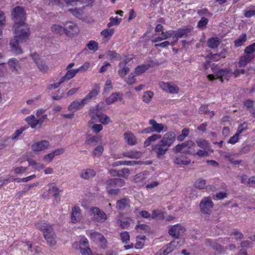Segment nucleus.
Masks as SVG:
<instances>
[{"mask_svg":"<svg viewBox=\"0 0 255 255\" xmlns=\"http://www.w3.org/2000/svg\"><path fill=\"white\" fill-rule=\"evenodd\" d=\"M12 15L14 20L13 26L14 37L10 40V45L12 51L15 54L22 53L20 44L25 42L30 35L29 28L25 24V13L24 8L19 6L15 7Z\"/></svg>","mask_w":255,"mask_h":255,"instance_id":"1","label":"nucleus"},{"mask_svg":"<svg viewBox=\"0 0 255 255\" xmlns=\"http://www.w3.org/2000/svg\"><path fill=\"white\" fill-rule=\"evenodd\" d=\"M36 227L42 231L47 244L51 247L56 244V235L51 226L44 221H39L35 224Z\"/></svg>","mask_w":255,"mask_h":255,"instance_id":"2","label":"nucleus"},{"mask_svg":"<svg viewBox=\"0 0 255 255\" xmlns=\"http://www.w3.org/2000/svg\"><path fill=\"white\" fill-rule=\"evenodd\" d=\"M214 74L208 75V78L210 81H213L215 79H219L221 82L224 80H228L230 78L233 76V72L230 68L218 69L216 67L213 68Z\"/></svg>","mask_w":255,"mask_h":255,"instance_id":"3","label":"nucleus"},{"mask_svg":"<svg viewBox=\"0 0 255 255\" xmlns=\"http://www.w3.org/2000/svg\"><path fill=\"white\" fill-rule=\"evenodd\" d=\"M214 206V203L210 197H204L199 204L200 211L202 214H205L207 217H210L211 209Z\"/></svg>","mask_w":255,"mask_h":255,"instance_id":"4","label":"nucleus"},{"mask_svg":"<svg viewBox=\"0 0 255 255\" xmlns=\"http://www.w3.org/2000/svg\"><path fill=\"white\" fill-rule=\"evenodd\" d=\"M159 86L164 92L169 94H175L179 92V87L173 82H160Z\"/></svg>","mask_w":255,"mask_h":255,"instance_id":"5","label":"nucleus"},{"mask_svg":"<svg viewBox=\"0 0 255 255\" xmlns=\"http://www.w3.org/2000/svg\"><path fill=\"white\" fill-rule=\"evenodd\" d=\"M91 212L93 221L95 222L103 223L107 220V216L105 213L98 207H92Z\"/></svg>","mask_w":255,"mask_h":255,"instance_id":"6","label":"nucleus"},{"mask_svg":"<svg viewBox=\"0 0 255 255\" xmlns=\"http://www.w3.org/2000/svg\"><path fill=\"white\" fill-rule=\"evenodd\" d=\"M79 32L78 26L74 23L69 21L64 26V33L69 37H73Z\"/></svg>","mask_w":255,"mask_h":255,"instance_id":"7","label":"nucleus"},{"mask_svg":"<svg viewBox=\"0 0 255 255\" xmlns=\"http://www.w3.org/2000/svg\"><path fill=\"white\" fill-rule=\"evenodd\" d=\"M186 231L185 228L179 224L172 226L169 229L168 233L170 236L174 238H178Z\"/></svg>","mask_w":255,"mask_h":255,"instance_id":"8","label":"nucleus"},{"mask_svg":"<svg viewBox=\"0 0 255 255\" xmlns=\"http://www.w3.org/2000/svg\"><path fill=\"white\" fill-rule=\"evenodd\" d=\"M8 67L12 73L14 74H20L21 67L18 61L15 58H11L7 61Z\"/></svg>","mask_w":255,"mask_h":255,"instance_id":"9","label":"nucleus"},{"mask_svg":"<svg viewBox=\"0 0 255 255\" xmlns=\"http://www.w3.org/2000/svg\"><path fill=\"white\" fill-rule=\"evenodd\" d=\"M176 134L173 131H169L165 133L160 143H163L164 145L169 147L175 141Z\"/></svg>","mask_w":255,"mask_h":255,"instance_id":"10","label":"nucleus"},{"mask_svg":"<svg viewBox=\"0 0 255 255\" xmlns=\"http://www.w3.org/2000/svg\"><path fill=\"white\" fill-rule=\"evenodd\" d=\"M148 123L150 126H152L154 132L161 133L167 130V127L166 125L161 123H158L154 119L149 120Z\"/></svg>","mask_w":255,"mask_h":255,"instance_id":"11","label":"nucleus"},{"mask_svg":"<svg viewBox=\"0 0 255 255\" xmlns=\"http://www.w3.org/2000/svg\"><path fill=\"white\" fill-rule=\"evenodd\" d=\"M168 147L163 143L152 145V150L155 151L158 158H161L168 149Z\"/></svg>","mask_w":255,"mask_h":255,"instance_id":"12","label":"nucleus"},{"mask_svg":"<svg viewBox=\"0 0 255 255\" xmlns=\"http://www.w3.org/2000/svg\"><path fill=\"white\" fill-rule=\"evenodd\" d=\"M44 117L42 119H38L34 115H30L27 117L25 120L31 128H35L37 126L40 127L44 121Z\"/></svg>","mask_w":255,"mask_h":255,"instance_id":"13","label":"nucleus"},{"mask_svg":"<svg viewBox=\"0 0 255 255\" xmlns=\"http://www.w3.org/2000/svg\"><path fill=\"white\" fill-rule=\"evenodd\" d=\"M49 146V142L47 140H42L36 142L31 145V149L34 152H41L47 149Z\"/></svg>","mask_w":255,"mask_h":255,"instance_id":"14","label":"nucleus"},{"mask_svg":"<svg viewBox=\"0 0 255 255\" xmlns=\"http://www.w3.org/2000/svg\"><path fill=\"white\" fill-rule=\"evenodd\" d=\"M87 104L84 98L81 100H77L72 102L68 107V111L72 112H76V111L81 109L83 107Z\"/></svg>","mask_w":255,"mask_h":255,"instance_id":"15","label":"nucleus"},{"mask_svg":"<svg viewBox=\"0 0 255 255\" xmlns=\"http://www.w3.org/2000/svg\"><path fill=\"white\" fill-rule=\"evenodd\" d=\"M100 91V87L99 84H96L94 86L92 91L84 98V100L87 104L90 103L93 99L96 98Z\"/></svg>","mask_w":255,"mask_h":255,"instance_id":"16","label":"nucleus"},{"mask_svg":"<svg viewBox=\"0 0 255 255\" xmlns=\"http://www.w3.org/2000/svg\"><path fill=\"white\" fill-rule=\"evenodd\" d=\"M238 155V153L234 154L229 152H225L222 154L225 159H227L231 164L234 165H239L242 162V160H237L235 159Z\"/></svg>","mask_w":255,"mask_h":255,"instance_id":"17","label":"nucleus"},{"mask_svg":"<svg viewBox=\"0 0 255 255\" xmlns=\"http://www.w3.org/2000/svg\"><path fill=\"white\" fill-rule=\"evenodd\" d=\"M64 152V149L60 148L45 155L43 157V160L46 162H50L55 156L61 155Z\"/></svg>","mask_w":255,"mask_h":255,"instance_id":"18","label":"nucleus"},{"mask_svg":"<svg viewBox=\"0 0 255 255\" xmlns=\"http://www.w3.org/2000/svg\"><path fill=\"white\" fill-rule=\"evenodd\" d=\"M175 33V31L170 30L166 31H162L160 36H157L152 40L153 42H157L172 37Z\"/></svg>","mask_w":255,"mask_h":255,"instance_id":"19","label":"nucleus"},{"mask_svg":"<svg viewBox=\"0 0 255 255\" xmlns=\"http://www.w3.org/2000/svg\"><path fill=\"white\" fill-rule=\"evenodd\" d=\"M82 218L81 210L79 207H74L72 208L71 213V220L73 223L80 221Z\"/></svg>","mask_w":255,"mask_h":255,"instance_id":"20","label":"nucleus"},{"mask_svg":"<svg viewBox=\"0 0 255 255\" xmlns=\"http://www.w3.org/2000/svg\"><path fill=\"white\" fill-rule=\"evenodd\" d=\"M95 175V171L90 168L84 169L82 170L80 173L81 177L84 179H89L94 177Z\"/></svg>","mask_w":255,"mask_h":255,"instance_id":"21","label":"nucleus"},{"mask_svg":"<svg viewBox=\"0 0 255 255\" xmlns=\"http://www.w3.org/2000/svg\"><path fill=\"white\" fill-rule=\"evenodd\" d=\"M130 206V201L128 198H125L119 200L117 202V208L120 210H124Z\"/></svg>","mask_w":255,"mask_h":255,"instance_id":"22","label":"nucleus"},{"mask_svg":"<svg viewBox=\"0 0 255 255\" xmlns=\"http://www.w3.org/2000/svg\"><path fill=\"white\" fill-rule=\"evenodd\" d=\"M123 155L129 158L138 159L142 156V153L139 151L129 150L124 152Z\"/></svg>","mask_w":255,"mask_h":255,"instance_id":"23","label":"nucleus"},{"mask_svg":"<svg viewBox=\"0 0 255 255\" xmlns=\"http://www.w3.org/2000/svg\"><path fill=\"white\" fill-rule=\"evenodd\" d=\"M124 138L127 143L129 145H133L137 143L135 136L130 132L125 133Z\"/></svg>","mask_w":255,"mask_h":255,"instance_id":"24","label":"nucleus"},{"mask_svg":"<svg viewBox=\"0 0 255 255\" xmlns=\"http://www.w3.org/2000/svg\"><path fill=\"white\" fill-rule=\"evenodd\" d=\"M132 222H133V220L129 217H127L122 220L118 219L117 221L118 225L122 229L128 228L130 226L131 223Z\"/></svg>","mask_w":255,"mask_h":255,"instance_id":"25","label":"nucleus"},{"mask_svg":"<svg viewBox=\"0 0 255 255\" xmlns=\"http://www.w3.org/2000/svg\"><path fill=\"white\" fill-rule=\"evenodd\" d=\"M123 180L118 178L112 179L106 182V189H109L116 186V185H123L124 183Z\"/></svg>","mask_w":255,"mask_h":255,"instance_id":"26","label":"nucleus"},{"mask_svg":"<svg viewBox=\"0 0 255 255\" xmlns=\"http://www.w3.org/2000/svg\"><path fill=\"white\" fill-rule=\"evenodd\" d=\"M255 56L251 55H246L241 56L238 62V65L240 67L246 66L248 63Z\"/></svg>","mask_w":255,"mask_h":255,"instance_id":"27","label":"nucleus"},{"mask_svg":"<svg viewBox=\"0 0 255 255\" xmlns=\"http://www.w3.org/2000/svg\"><path fill=\"white\" fill-rule=\"evenodd\" d=\"M160 138H161V135L160 134H153L146 138L144 142L143 146L144 147H147L152 142Z\"/></svg>","mask_w":255,"mask_h":255,"instance_id":"28","label":"nucleus"},{"mask_svg":"<svg viewBox=\"0 0 255 255\" xmlns=\"http://www.w3.org/2000/svg\"><path fill=\"white\" fill-rule=\"evenodd\" d=\"M78 73L77 69L67 70L65 76H63L61 79H62V82H64L65 81L69 80L75 76L76 74Z\"/></svg>","mask_w":255,"mask_h":255,"instance_id":"29","label":"nucleus"},{"mask_svg":"<svg viewBox=\"0 0 255 255\" xmlns=\"http://www.w3.org/2000/svg\"><path fill=\"white\" fill-rule=\"evenodd\" d=\"M122 100V96L119 93H115L112 94L108 98L105 100V102L108 105L111 104L118 101Z\"/></svg>","mask_w":255,"mask_h":255,"instance_id":"30","label":"nucleus"},{"mask_svg":"<svg viewBox=\"0 0 255 255\" xmlns=\"http://www.w3.org/2000/svg\"><path fill=\"white\" fill-rule=\"evenodd\" d=\"M102 140V137L97 135L88 137L86 140V143L94 146Z\"/></svg>","mask_w":255,"mask_h":255,"instance_id":"31","label":"nucleus"},{"mask_svg":"<svg viewBox=\"0 0 255 255\" xmlns=\"http://www.w3.org/2000/svg\"><path fill=\"white\" fill-rule=\"evenodd\" d=\"M146 239V238L145 236L137 237L136 238V243L134 246L135 249L136 250L142 249L145 245V241Z\"/></svg>","mask_w":255,"mask_h":255,"instance_id":"32","label":"nucleus"},{"mask_svg":"<svg viewBox=\"0 0 255 255\" xmlns=\"http://www.w3.org/2000/svg\"><path fill=\"white\" fill-rule=\"evenodd\" d=\"M88 235L90 236L94 242L97 244L101 239L104 240V236L98 232L90 231L88 233Z\"/></svg>","mask_w":255,"mask_h":255,"instance_id":"33","label":"nucleus"},{"mask_svg":"<svg viewBox=\"0 0 255 255\" xmlns=\"http://www.w3.org/2000/svg\"><path fill=\"white\" fill-rule=\"evenodd\" d=\"M220 43V40L218 37H212L207 41L208 46L210 48H217Z\"/></svg>","mask_w":255,"mask_h":255,"instance_id":"34","label":"nucleus"},{"mask_svg":"<svg viewBox=\"0 0 255 255\" xmlns=\"http://www.w3.org/2000/svg\"><path fill=\"white\" fill-rule=\"evenodd\" d=\"M51 29L54 34L62 35L64 33V27L58 24H53Z\"/></svg>","mask_w":255,"mask_h":255,"instance_id":"35","label":"nucleus"},{"mask_svg":"<svg viewBox=\"0 0 255 255\" xmlns=\"http://www.w3.org/2000/svg\"><path fill=\"white\" fill-rule=\"evenodd\" d=\"M206 186V181L203 178H198L194 183V187L200 190L204 189Z\"/></svg>","mask_w":255,"mask_h":255,"instance_id":"36","label":"nucleus"},{"mask_svg":"<svg viewBox=\"0 0 255 255\" xmlns=\"http://www.w3.org/2000/svg\"><path fill=\"white\" fill-rule=\"evenodd\" d=\"M174 242H171L169 244H168L166 246V247L162 248L158 252V255H167L168 254L171 253L173 251L172 249L170 248V246H172L173 244H174Z\"/></svg>","mask_w":255,"mask_h":255,"instance_id":"37","label":"nucleus"},{"mask_svg":"<svg viewBox=\"0 0 255 255\" xmlns=\"http://www.w3.org/2000/svg\"><path fill=\"white\" fill-rule=\"evenodd\" d=\"M58 188L55 186H52L49 189V192L52 194L55 198V201L58 203L60 200V198L59 195Z\"/></svg>","mask_w":255,"mask_h":255,"instance_id":"38","label":"nucleus"},{"mask_svg":"<svg viewBox=\"0 0 255 255\" xmlns=\"http://www.w3.org/2000/svg\"><path fill=\"white\" fill-rule=\"evenodd\" d=\"M173 150L175 152H182L183 153L188 154L194 152V151H192L191 150H186V149H184L183 143L177 144L173 147Z\"/></svg>","mask_w":255,"mask_h":255,"instance_id":"39","label":"nucleus"},{"mask_svg":"<svg viewBox=\"0 0 255 255\" xmlns=\"http://www.w3.org/2000/svg\"><path fill=\"white\" fill-rule=\"evenodd\" d=\"M174 163L178 165H188L190 163V160L185 159L183 156L181 155L177 156L174 159Z\"/></svg>","mask_w":255,"mask_h":255,"instance_id":"40","label":"nucleus"},{"mask_svg":"<svg viewBox=\"0 0 255 255\" xmlns=\"http://www.w3.org/2000/svg\"><path fill=\"white\" fill-rule=\"evenodd\" d=\"M115 31L114 28H106L102 31L101 34L104 38H109L114 34Z\"/></svg>","mask_w":255,"mask_h":255,"instance_id":"41","label":"nucleus"},{"mask_svg":"<svg viewBox=\"0 0 255 255\" xmlns=\"http://www.w3.org/2000/svg\"><path fill=\"white\" fill-rule=\"evenodd\" d=\"M153 96V93L152 91H148L143 93L142 96V101L149 103L152 100Z\"/></svg>","mask_w":255,"mask_h":255,"instance_id":"42","label":"nucleus"},{"mask_svg":"<svg viewBox=\"0 0 255 255\" xmlns=\"http://www.w3.org/2000/svg\"><path fill=\"white\" fill-rule=\"evenodd\" d=\"M197 145L202 149H209V144L208 142L203 139H198L196 141Z\"/></svg>","mask_w":255,"mask_h":255,"instance_id":"43","label":"nucleus"},{"mask_svg":"<svg viewBox=\"0 0 255 255\" xmlns=\"http://www.w3.org/2000/svg\"><path fill=\"white\" fill-rule=\"evenodd\" d=\"M122 64V63L119 64L120 69L118 70V74L121 77L123 78L128 73L129 69L127 67H123Z\"/></svg>","mask_w":255,"mask_h":255,"instance_id":"44","label":"nucleus"},{"mask_svg":"<svg viewBox=\"0 0 255 255\" xmlns=\"http://www.w3.org/2000/svg\"><path fill=\"white\" fill-rule=\"evenodd\" d=\"M149 67V66L148 65H141L138 66L135 69L134 73H135L136 75H139L147 70Z\"/></svg>","mask_w":255,"mask_h":255,"instance_id":"45","label":"nucleus"},{"mask_svg":"<svg viewBox=\"0 0 255 255\" xmlns=\"http://www.w3.org/2000/svg\"><path fill=\"white\" fill-rule=\"evenodd\" d=\"M194 153H189L190 154H192L193 155H198L200 157H203V156H207L209 155V149H199L196 151V150L194 149Z\"/></svg>","mask_w":255,"mask_h":255,"instance_id":"46","label":"nucleus"},{"mask_svg":"<svg viewBox=\"0 0 255 255\" xmlns=\"http://www.w3.org/2000/svg\"><path fill=\"white\" fill-rule=\"evenodd\" d=\"M151 218L157 220H163L164 218V213L159 210H154L152 211Z\"/></svg>","mask_w":255,"mask_h":255,"instance_id":"47","label":"nucleus"},{"mask_svg":"<svg viewBox=\"0 0 255 255\" xmlns=\"http://www.w3.org/2000/svg\"><path fill=\"white\" fill-rule=\"evenodd\" d=\"M104 150V146L102 145H99L95 148L92 152V154L94 156L99 157L103 154Z\"/></svg>","mask_w":255,"mask_h":255,"instance_id":"48","label":"nucleus"},{"mask_svg":"<svg viewBox=\"0 0 255 255\" xmlns=\"http://www.w3.org/2000/svg\"><path fill=\"white\" fill-rule=\"evenodd\" d=\"M147 173L145 172H141L137 174L134 176V180L136 182H143L147 178Z\"/></svg>","mask_w":255,"mask_h":255,"instance_id":"49","label":"nucleus"},{"mask_svg":"<svg viewBox=\"0 0 255 255\" xmlns=\"http://www.w3.org/2000/svg\"><path fill=\"white\" fill-rule=\"evenodd\" d=\"M99 122L101 123L104 125H106L110 122V120L107 115L101 114L99 115Z\"/></svg>","mask_w":255,"mask_h":255,"instance_id":"50","label":"nucleus"},{"mask_svg":"<svg viewBox=\"0 0 255 255\" xmlns=\"http://www.w3.org/2000/svg\"><path fill=\"white\" fill-rule=\"evenodd\" d=\"M247 40V35L246 34H242L238 39H237L235 42V45L236 47L241 46Z\"/></svg>","mask_w":255,"mask_h":255,"instance_id":"51","label":"nucleus"},{"mask_svg":"<svg viewBox=\"0 0 255 255\" xmlns=\"http://www.w3.org/2000/svg\"><path fill=\"white\" fill-rule=\"evenodd\" d=\"M230 235L234 236L235 239L237 240H241L244 238V235L238 230H234L231 233Z\"/></svg>","mask_w":255,"mask_h":255,"instance_id":"52","label":"nucleus"},{"mask_svg":"<svg viewBox=\"0 0 255 255\" xmlns=\"http://www.w3.org/2000/svg\"><path fill=\"white\" fill-rule=\"evenodd\" d=\"M98 43L95 40H90L87 44L88 48L90 50L94 51H96L99 48Z\"/></svg>","mask_w":255,"mask_h":255,"instance_id":"53","label":"nucleus"},{"mask_svg":"<svg viewBox=\"0 0 255 255\" xmlns=\"http://www.w3.org/2000/svg\"><path fill=\"white\" fill-rule=\"evenodd\" d=\"M110 22L107 24V26L108 27H111L113 25H118L121 22V19L118 18V17H111L110 18Z\"/></svg>","mask_w":255,"mask_h":255,"instance_id":"54","label":"nucleus"},{"mask_svg":"<svg viewBox=\"0 0 255 255\" xmlns=\"http://www.w3.org/2000/svg\"><path fill=\"white\" fill-rule=\"evenodd\" d=\"M36 64L39 69L43 73L46 72L49 69L48 67L41 61H36Z\"/></svg>","mask_w":255,"mask_h":255,"instance_id":"55","label":"nucleus"},{"mask_svg":"<svg viewBox=\"0 0 255 255\" xmlns=\"http://www.w3.org/2000/svg\"><path fill=\"white\" fill-rule=\"evenodd\" d=\"M88 126L92 129L93 132L96 133L101 131L103 128V127L101 124H93L88 125Z\"/></svg>","mask_w":255,"mask_h":255,"instance_id":"56","label":"nucleus"},{"mask_svg":"<svg viewBox=\"0 0 255 255\" xmlns=\"http://www.w3.org/2000/svg\"><path fill=\"white\" fill-rule=\"evenodd\" d=\"M183 143L184 149L186 150H194L193 147H195V144L192 140H187Z\"/></svg>","mask_w":255,"mask_h":255,"instance_id":"57","label":"nucleus"},{"mask_svg":"<svg viewBox=\"0 0 255 255\" xmlns=\"http://www.w3.org/2000/svg\"><path fill=\"white\" fill-rule=\"evenodd\" d=\"M244 51L247 55H252V54L255 51V43L246 47Z\"/></svg>","mask_w":255,"mask_h":255,"instance_id":"58","label":"nucleus"},{"mask_svg":"<svg viewBox=\"0 0 255 255\" xmlns=\"http://www.w3.org/2000/svg\"><path fill=\"white\" fill-rule=\"evenodd\" d=\"M189 134V130L187 128H184L182 130V133L180 135H179L177 138L178 141H183L185 137Z\"/></svg>","mask_w":255,"mask_h":255,"instance_id":"59","label":"nucleus"},{"mask_svg":"<svg viewBox=\"0 0 255 255\" xmlns=\"http://www.w3.org/2000/svg\"><path fill=\"white\" fill-rule=\"evenodd\" d=\"M121 238L124 243L127 244L129 240V235L128 232H124L121 233Z\"/></svg>","mask_w":255,"mask_h":255,"instance_id":"60","label":"nucleus"},{"mask_svg":"<svg viewBox=\"0 0 255 255\" xmlns=\"http://www.w3.org/2000/svg\"><path fill=\"white\" fill-rule=\"evenodd\" d=\"M27 169L28 168L27 167L20 166L13 168V170L15 174H21L24 173Z\"/></svg>","mask_w":255,"mask_h":255,"instance_id":"61","label":"nucleus"},{"mask_svg":"<svg viewBox=\"0 0 255 255\" xmlns=\"http://www.w3.org/2000/svg\"><path fill=\"white\" fill-rule=\"evenodd\" d=\"M135 77V75H134L133 73H130L128 76V77L126 78V81L128 85H131L134 83L136 81Z\"/></svg>","mask_w":255,"mask_h":255,"instance_id":"62","label":"nucleus"},{"mask_svg":"<svg viewBox=\"0 0 255 255\" xmlns=\"http://www.w3.org/2000/svg\"><path fill=\"white\" fill-rule=\"evenodd\" d=\"M176 34H177V37L181 38L183 37H187L188 36V31L187 29H180L177 31H175Z\"/></svg>","mask_w":255,"mask_h":255,"instance_id":"63","label":"nucleus"},{"mask_svg":"<svg viewBox=\"0 0 255 255\" xmlns=\"http://www.w3.org/2000/svg\"><path fill=\"white\" fill-rule=\"evenodd\" d=\"M247 124L246 123H244L239 126L237 133L240 135L242 133L245 132L247 129Z\"/></svg>","mask_w":255,"mask_h":255,"instance_id":"64","label":"nucleus"}]
</instances>
